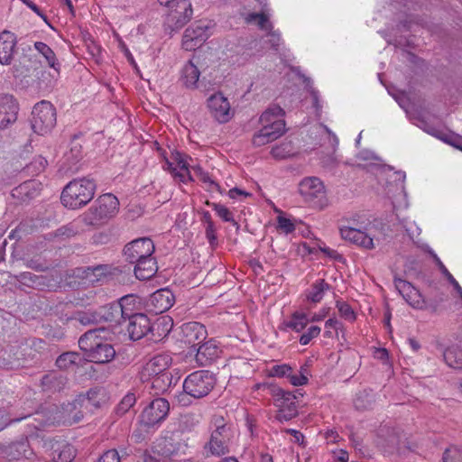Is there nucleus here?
Returning a JSON list of instances; mask_svg holds the SVG:
<instances>
[{"label": "nucleus", "instance_id": "nucleus-1", "mask_svg": "<svg viewBox=\"0 0 462 462\" xmlns=\"http://www.w3.org/2000/svg\"><path fill=\"white\" fill-rule=\"evenodd\" d=\"M101 331L104 328L90 329L84 333L79 339V346L88 361L107 364L114 360L116 350L113 345L99 336Z\"/></svg>", "mask_w": 462, "mask_h": 462}, {"label": "nucleus", "instance_id": "nucleus-21", "mask_svg": "<svg viewBox=\"0 0 462 462\" xmlns=\"http://www.w3.org/2000/svg\"><path fill=\"white\" fill-rule=\"evenodd\" d=\"M340 235L343 239L348 240L365 249H373L374 247V239L360 229L343 226L340 228Z\"/></svg>", "mask_w": 462, "mask_h": 462}, {"label": "nucleus", "instance_id": "nucleus-42", "mask_svg": "<svg viewBox=\"0 0 462 462\" xmlns=\"http://www.w3.org/2000/svg\"><path fill=\"white\" fill-rule=\"evenodd\" d=\"M399 437L394 433L389 434L387 439H383L379 442L383 452L387 454H393L397 451L399 449Z\"/></svg>", "mask_w": 462, "mask_h": 462}, {"label": "nucleus", "instance_id": "nucleus-48", "mask_svg": "<svg viewBox=\"0 0 462 462\" xmlns=\"http://www.w3.org/2000/svg\"><path fill=\"white\" fill-rule=\"evenodd\" d=\"M167 170L171 173L175 180H178L180 182L186 183L188 181H192L193 178L190 174L189 170H180L178 171L177 167L173 166V163L166 161Z\"/></svg>", "mask_w": 462, "mask_h": 462}, {"label": "nucleus", "instance_id": "nucleus-4", "mask_svg": "<svg viewBox=\"0 0 462 462\" xmlns=\"http://www.w3.org/2000/svg\"><path fill=\"white\" fill-rule=\"evenodd\" d=\"M106 402V394L101 388H93L87 392L86 394H79L72 402L64 404L62 409L64 413V422L69 425L78 423L83 418V412L78 411V406L85 407L92 411L93 409H98Z\"/></svg>", "mask_w": 462, "mask_h": 462}, {"label": "nucleus", "instance_id": "nucleus-57", "mask_svg": "<svg viewBox=\"0 0 462 462\" xmlns=\"http://www.w3.org/2000/svg\"><path fill=\"white\" fill-rule=\"evenodd\" d=\"M268 129L262 130L260 129L254 137H253V144L254 146L260 147L266 143H272L273 141L270 139L272 135L267 132Z\"/></svg>", "mask_w": 462, "mask_h": 462}, {"label": "nucleus", "instance_id": "nucleus-15", "mask_svg": "<svg viewBox=\"0 0 462 462\" xmlns=\"http://www.w3.org/2000/svg\"><path fill=\"white\" fill-rule=\"evenodd\" d=\"M182 340L190 347L196 348L208 336L204 325L199 322H187L181 326Z\"/></svg>", "mask_w": 462, "mask_h": 462}, {"label": "nucleus", "instance_id": "nucleus-22", "mask_svg": "<svg viewBox=\"0 0 462 462\" xmlns=\"http://www.w3.org/2000/svg\"><path fill=\"white\" fill-rule=\"evenodd\" d=\"M68 383V378L62 374L49 373L42 376L41 385L42 390L49 393L60 392Z\"/></svg>", "mask_w": 462, "mask_h": 462}, {"label": "nucleus", "instance_id": "nucleus-7", "mask_svg": "<svg viewBox=\"0 0 462 462\" xmlns=\"http://www.w3.org/2000/svg\"><path fill=\"white\" fill-rule=\"evenodd\" d=\"M56 125V110L48 101L37 103L32 112L31 126L34 133L44 135Z\"/></svg>", "mask_w": 462, "mask_h": 462}, {"label": "nucleus", "instance_id": "nucleus-52", "mask_svg": "<svg viewBox=\"0 0 462 462\" xmlns=\"http://www.w3.org/2000/svg\"><path fill=\"white\" fill-rule=\"evenodd\" d=\"M46 165V159L42 156H38L25 167V170L33 175H37L45 169Z\"/></svg>", "mask_w": 462, "mask_h": 462}, {"label": "nucleus", "instance_id": "nucleus-9", "mask_svg": "<svg viewBox=\"0 0 462 462\" xmlns=\"http://www.w3.org/2000/svg\"><path fill=\"white\" fill-rule=\"evenodd\" d=\"M169 411V402L164 398H156L142 411L140 423L147 429L154 427L166 419Z\"/></svg>", "mask_w": 462, "mask_h": 462}, {"label": "nucleus", "instance_id": "nucleus-54", "mask_svg": "<svg viewBox=\"0 0 462 462\" xmlns=\"http://www.w3.org/2000/svg\"><path fill=\"white\" fill-rule=\"evenodd\" d=\"M191 170L194 171L197 177L199 178L205 183H209L210 186L214 187L217 190L220 189V186L212 180L208 174L203 171V169L199 165H192L190 166Z\"/></svg>", "mask_w": 462, "mask_h": 462}, {"label": "nucleus", "instance_id": "nucleus-19", "mask_svg": "<svg viewBox=\"0 0 462 462\" xmlns=\"http://www.w3.org/2000/svg\"><path fill=\"white\" fill-rule=\"evenodd\" d=\"M394 285L398 292L402 296L406 302L415 309H422L424 300L419 290L411 282L401 278H394Z\"/></svg>", "mask_w": 462, "mask_h": 462}, {"label": "nucleus", "instance_id": "nucleus-43", "mask_svg": "<svg viewBox=\"0 0 462 462\" xmlns=\"http://www.w3.org/2000/svg\"><path fill=\"white\" fill-rule=\"evenodd\" d=\"M76 319L80 324H82L84 326L101 323L99 313H98V309L94 311L88 310V311L79 312L77 314Z\"/></svg>", "mask_w": 462, "mask_h": 462}, {"label": "nucleus", "instance_id": "nucleus-18", "mask_svg": "<svg viewBox=\"0 0 462 462\" xmlns=\"http://www.w3.org/2000/svg\"><path fill=\"white\" fill-rule=\"evenodd\" d=\"M32 450L30 448L26 439L20 441L12 442L8 445L0 444V457L8 460H19L23 457L30 458Z\"/></svg>", "mask_w": 462, "mask_h": 462}, {"label": "nucleus", "instance_id": "nucleus-20", "mask_svg": "<svg viewBox=\"0 0 462 462\" xmlns=\"http://www.w3.org/2000/svg\"><path fill=\"white\" fill-rule=\"evenodd\" d=\"M17 38L14 33L5 30L0 32V64L10 65L16 52Z\"/></svg>", "mask_w": 462, "mask_h": 462}, {"label": "nucleus", "instance_id": "nucleus-62", "mask_svg": "<svg viewBox=\"0 0 462 462\" xmlns=\"http://www.w3.org/2000/svg\"><path fill=\"white\" fill-rule=\"evenodd\" d=\"M326 328H334L336 330L337 337H338L341 334L342 337L345 335V328L343 325L336 319H329L325 322Z\"/></svg>", "mask_w": 462, "mask_h": 462}, {"label": "nucleus", "instance_id": "nucleus-59", "mask_svg": "<svg viewBox=\"0 0 462 462\" xmlns=\"http://www.w3.org/2000/svg\"><path fill=\"white\" fill-rule=\"evenodd\" d=\"M277 228L285 234H291L295 230V226L291 219L279 216L277 217Z\"/></svg>", "mask_w": 462, "mask_h": 462}, {"label": "nucleus", "instance_id": "nucleus-47", "mask_svg": "<svg viewBox=\"0 0 462 462\" xmlns=\"http://www.w3.org/2000/svg\"><path fill=\"white\" fill-rule=\"evenodd\" d=\"M374 402V393L372 392L363 391L356 396L355 406L359 410H366L372 406Z\"/></svg>", "mask_w": 462, "mask_h": 462}, {"label": "nucleus", "instance_id": "nucleus-50", "mask_svg": "<svg viewBox=\"0 0 462 462\" xmlns=\"http://www.w3.org/2000/svg\"><path fill=\"white\" fill-rule=\"evenodd\" d=\"M79 233L78 227L73 223L62 226L53 233L54 237L60 238L61 240L75 236Z\"/></svg>", "mask_w": 462, "mask_h": 462}, {"label": "nucleus", "instance_id": "nucleus-17", "mask_svg": "<svg viewBox=\"0 0 462 462\" xmlns=\"http://www.w3.org/2000/svg\"><path fill=\"white\" fill-rule=\"evenodd\" d=\"M174 302L175 297L172 291L168 288H163L156 291L150 296L148 307L151 311L159 314L170 310Z\"/></svg>", "mask_w": 462, "mask_h": 462}, {"label": "nucleus", "instance_id": "nucleus-31", "mask_svg": "<svg viewBox=\"0 0 462 462\" xmlns=\"http://www.w3.org/2000/svg\"><path fill=\"white\" fill-rule=\"evenodd\" d=\"M14 279L20 283L18 288L21 286H26L29 288H39L45 284L44 281L46 278L42 275H36L30 272H23L14 276Z\"/></svg>", "mask_w": 462, "mask_h": 462}, {"label": "nucleus", "instance_id": "nucleus-46", "mask_svg": "<svg viewBox=\"0 0 462 462\" xmlns=\"http://www.w3.org/2000/svg\"><path fill=\"white\" fill-rule=\"evenodd\" d=\"M247 23L256 22L260 29L272 30V24L269 17L264 13H250L245 18Z\"/></svg>", "mask_w": 462, "mask_h": 462}, {"label": "nucleus", "instance_id": "nucleus-51", "mask_svg": "<svg viewBox=\"0 0 462 462\" xmlns=\"http://www.w3.org/2000/svg\"><path fill=\"white\" fill-rule=\"evenodd\" d=\"M443 462H462V448L450 447L447 448L442 456Z\"/></svg>", "mask_w": 462, "mask_h": 462}, {"label": "nucleus", "instance_id": "nucleus-25", "mask_svg": "<svg viewBox=\"0 0 462 462\" xmlns=\"http://www.w3.org/2000/svg\"><path fill=\"white\" fill-rule=\"evenodd\" d=\"M300 193L306 199L319 198L324 193V185L319 178H306L300 183Z\"/></svg>", "mask_w": 462, "mask_h": 462}, {"label": "nucleus", "instance_id": "nucleus-45", "mask_svg": "<svg viewBox=\"0 0 462 462\" xmlns=\"http://www.w3.org/2000/svg\"><path fill=\"white\" fill-rule=\"evenodd\" d=\"M262 130L268 129L267 132L272 135L273 142L278 139L285 133V121H275L271 125H262Z\"/></svg>", "mask_w": 462, "mask_h": 462}, {"label": "nucleus", "instance_id": "nucleus-11", "mask_svg": "<svg viewBox=\"0 0 462 462\" xmlns=\"http://www.w3.org/2000/svg\"><path fill=\"white\" fill-rule=\"evenodd\" d=\"M154 249L152 239L143 237L128 243L124 248V254L128 263H134L143 258L152 257Z\"/></svg>", "mask_w": 462, "mask_h": 462}, {"label": "nucleus", "instance_id": "nucleus-23", "mask_svg": "<svg viewBox=\"0 0 462 462\" xmlns=\"http://www.w3.org/2000/svg\"><path fill=\"white\" fill-rule=\"evenodd\" d=\"M171 364L170 356L162 354L152 357L144 365L143 370L147 375H157L158 374L170 372L168 369Z\"/></svg>", "mask_w": 462, "mask_h": 462}, {"label": "nucleus", "instance_id": "nucleus-53", "mask_svg": "<svg viewBox=\"0 0 462 462\" xmlns=\"http://www.w3.org/2000/svg\"><path fill=\"white\" fill-rule=\"evenodd\" d=\"M136 399L134 393L126 394L117 405L116 412L119 415L125 414L135 403Z\"/></svg>", "mask_w": 462, "mask_h": 462}, {"label": "nucleus", "instance_id": "nucleus-16", "mask_svg": "<svg viewBox=\"0 0 462 462\" xmlns=\"http://www.w3.org/2000/svg\"><path fill=\"white\" fill-rule=\"evenodd\" d=\"M18 110V103L13 96H0V130L6 128L16 121Z\"/></svg>", "mask_w": 462, "mask_h": 462}, {"label": "nucleus", "instance_id": "nucleus-56", "mask_svg": "<svg viewBox=\"0 0 462 462\" xmlns=\"http://www.w3.org/2000/svg\"><path fill=\"white\" fill-rule=\"evenodd\" d=\"M319 326H310L305 333L300 337V343L303 346L308 345L313 338L317 337L320 333Z\"/></svg>", "mask_w": 462, "mask_h": 462}, {"label": "nucleus", "instance_id": "nucleus-13", "mask_svg": "<svg viewBox=\"0 0 462 462\" xmlns=\"http://www.w3.org/2000/svg\"><path fill=\"white\" fill-rule=\"evenodd\" d=\"M164 321L165 319L163 318L162 322L151 325L150 319L145 314L134 315L127 325L129 337L133 340H139L146 336L148 332L153 331L156 328H159L161 324L165 323Z\"/></svg>", "mask_w": 462, "mask_h": 462}, {"label": "nucleus", "instance_id": "nucleus-26", "mask_svg": "<svg viewBox=\"0 0 462 462\" xmlns=\"http://www.w3.org/2000/svg\"><path fill=\"white\" fill-rule=\"evenodd\" d=\"M196 347V361L202 366H206L218 355L217 346L212 341L200 343Z\"/></svg>", "mask_w": 462, "mask_h": 462}, {"label": "nucleus", "instance_id": "nucleus-38", "mask_svg": "<svg viewBox=\"0 0 462 462\" xmlns=\"http://www.w3.org/2000/svg\"><path fill=\"white\" fill-rule=\"evenodd\" d=\"M80 359V355L77 352H65L56 359V365L62 370L69 369L71 365H76Z\"/></svg>", "mask_w": 462, "mask_h": 462}, {"label": "nucleus", "instance_id": "nucleus-41", "mask_svg": "<svg viewBox=\"0 0 462 462\" xmlns=\"http://www.w3.org/2000/svg\"><path fill=\"white\" fill-rule=\"evenodd\" d=\"M431 255H432L435 263L439 266L441 273L453 285L454 289L457 291V292L459 294L460 298L462 299V288L459 285V283L453 277V275L448 272V270L446 268V266L443 264V263L440 261V259L437 256V254L434 253H431Z\"/></svg>", "mask_w": 462, "mask_h": 462}, {"label": "nucleus", "instance_id": "nucleus-34", "mask_svg": "<svg viewBox=\"0 0 462 462\" xmlns=\"http://www.w3.org/2000/svg\"><path fill=\"white\" fill-rule=\"evenodd\" d=\"M446 364L455 369H462V348L451 346L443 353Z\"/></svg>", "mask_w": 462, "mask_h": 462}, {"label": "nucleus", "instance_id": "nucleus-12", "mask_svg": "<svg viewBox=\"0 0 462 462\" xmlns=\"http://www.w3.org/2000/svg\"><path fill=\"white\" fill-rule=\"evenodd\" d=\"M276 406L279 408L275 419L280 421H288L298 415L296 396L291 392L279 389L276 393Z\"/></svg>", "mask_w": 462, "mask_h": 462}, {"label": "nucleus", "instance_id": "nucleus-58", "mask_svg": "<svg viewBox=\"0 0 462 462\" xmlns=\"http://www.w3.org/2000/svg\"><path fill=\"white\" fill-rule=\"evenodd\" d=\"M303 82L306 85V88L310 93V96L313 99V106L315 107L316 111L319 112L321 109V105L319 104V92L315 88H313L311 85V79L310 78H307L305 76H302Z\"/></svg>", "mask_w": 462, "mask_h": 462}, {"label": "nucleus", "instance_id": "nucleus-14", "mask_svg": "<svg viewBox=\"0 0 462 462\" xmlns=\"http://www.w3.org/2000/svg\"><path fill=\"white\" fill-rule=\"evenodd\" d=\"M208 106L212 116L219 123L230 120V104L221 92L215 93L208 98Z\"/></svg>", "mask_w": 462, "mask_h": 462}, {"label": "nucleus", "instance_id": "nucleus-30", "mask_svg": "<svg viewBox=\"0 0 462 462\" xmlns=\"http://www.w3.org/2000/svg\"><path fill=\"white\" fill-rule=\"evenodd\" d=\"M39 186L35 180L24 181L14 189V197H21L23 200L31 199L39 194Z\"/></svg>", "mask_w": 462, "mask_h": 462}, {"label": "nucleus", "instance_id": "nucleus-55", "mask_svg": "<svg viewBox=\"0 0 462 462\" xmlns=\"http://www.w3.org/2000/svg\"><path fill=\"white\" fill-rule=\"evenodd\" d=\"M337 308L341 317H343L346 320L354 321L356 319V315H355L353 309L346 302L337 300Z\"/></svg>", "mask_w": 462, "mask_h": 462}, {"label": "nucleus", "instance_id": "nucleus-44", "mask_svg": "<svg viewBox=\"0 0 462 462\" xmlns=\"http://www.w3.org/2000/svg\"><path fill=\"white\" fill-rule=\"evenodd\" d=\"M271 154L273 158L282 160L293 155V148L291 142L282 143L272 148Z\"/></svg>", "mask_w": 462, "mask_h": 462}, {"label": "nucleus", "instance_id": "nucleus-6", "mask_svg": "<svg viewBox=\"0 0 462 462\" xmlns=\"http://www.w3.org/2000/svg\"><path fill=\"white\" fill-rule=\"evenodd\" d=\"M216 378L207 370H199L189 374L183 382L185 393L195 399L207 396L214 388Z\"/></svg>", "mask_w": 462, "mask_h": 462}, {"label": "nucleus", "instance_id": "nucleus-60", "mask_svg": "<svg viewBox=\"0 0 462 462\" xmlns=\"http://www.w3.org/2000/svg\"><path fill=\"white\" fill-rule=\"evenodd\" d=\"M291 372V367L288 365H277L272 367L270 370L271 376L276 377H288V374Z\"/></svg>", "mask_w": 462, "mask_h": 462}, {"label": "nucleus", "instance_id": "nucleus-37", "mask_svg": "<svg viewBox=\"0 0 462 462\" xmlns=\"http://www.w3.org/2000/svg\"><path fill=\"white\" fill-rule=\"evenodd\" d=\"M329 289L330 286L325 280H319L312 284L307 298L312 302H319L323 298L324 291Z\"/></svg>", "mask_w": 462, "mask_h": 462}, {"label": "nucleus", "instance_id": "nucleus-33", "mask_svg": "<svg viewBox=\"0 0 462 462\" xmlns=\"http://www.w3.org/2000/svg\"><path fill=\"white\" fill-rule=\"evenodd\" d=\"M34 48L45 58L50 68L60 73V64L56 59L54 51L44 42H36Z\"/></svg>", "mask_w": 462, "mask_h": 462}, {"label": "nucleus", "instance_id": "nucleus-49", "mask_svg": "<svg viewBox=\"0 0 462 462\" xmlns=\"http://www.w3.org/2000/svg\"><path fill=\"white\" fill-rule=\"evenodd\" d=\"M207 205L211 206L213 209L217 212V216L224 221L231 222L233 225H237V223L233 217V214L231 213V211L224 205L217 203H210L209 201H207Z\"/></svg>", "mask_w": 462, "mask_h": 462}, {"label": "nucleus", "instance_id": "nucleus-10", "mask_svg": "<svg viewBox=\"0 0 462 462\" xmlns=\"http://www.w3.org/2000/svg\"><path fill=\"white\" fill-rule=\"evenodd\" d=\"M209 28L208 23L203 21L191 24L184 32L182 47L186 51H193L200 47L209 36Z\"/></svg>", "mask_w": 462, "mask_h": 462}, {"label": "nucleus", "instance_id": "nucleus-32", "mask_svg": "<svg viewBox=\"0 0 462 462\" xmlns=\"http://www.w3.org/2000/svg\"><path fill=\"white\" fill-rule=\"evenodd\" d=\"M119 311H121L120 306L116 302L101 306L98 308L100 322H114L120 325Z\"/></svg>", "mask_w": 462, "mask_h": 462}, {"label": "nucleus", "instance_id": "nucleus-39", "mask_svg": "<svg viewBox=\"0 0 462 462\" xmlns=\"http://www.w3.org/2000/svg\"><path fill=\"white\" fill-rule=\"evenodd\" d=\"M309 321L307 314L295 312L286 323V326L296 332H300L307 327Z\"/></svg>", "mask_w": 462, "mask_h": 462}, {"label": "nucleus", "instance_id": "nucleus-3", "mask_svg": "<svg viewBox=\"0 0 462 462\" xmlns=\"http://www.w3.org/2000/svg\"><path fill=\"white\" fill-rule=\"evenodd\" d=\"M96 188L92 179H75L64 187L60 196L61 203L70 209L82 208L92 200Z\"/></svg>", "mask_w": 462, "mask_h": 462}, {"label": "nucleus", "instance_id": "nucleus-63", "mask_svg": "<svg viewBox=\"0 0 462 462\" xmlns=\"http://www.w3.org/2000/svg\"><path fill=\"white\" fill-rule=\"evenodd\" d=\"M439 139L444 141L445 143L456 147L457 149L462 151V137L461 136H451L446 134L444 136H439Z\"/></svg>", "mask_w": 462, "mask_h": 462}, {"label": "nucleus", "instance_id": "nucleus-61", "mask_svg": "<svg viewBox=\"0 0 462 462\" xmlns=\"http://www.w3.org/2000/svg\"><path fill=\"white\" fill-rule=\"evenodd\" d=\"M121 309V311H119V320H120V325L128 320V322L131 321V319H133V317L134 315H137V314H140L139 312H136L135 311V309L134 307H120Z\"/></svg>", "mask_w": 462, "mask_h": 462}, {"label": "nucleus", "instance_id": "nucleus-5", "mask_svg": "<svg viewBox=\"0 0 462 462\" xmlns=\"http://www.w3.org/2000/svg\"><path fill=\"white\" fill-rule=\"evenodd\" d=\"M232 437L231 428L223 417L215 416L212 420V431L209 440L205 443L204 450L207 457H222L230 452L229 441Z\"/></svg>", "mask_w": 462, "mask_h": 462}, {"label": "nucleus", "instance_id": "nucleus-35", "mask_svg": "<svg viewBox=\"0 0 462 462\" xmlns=\"http://www.w3.org/2000/svg\"><path fill=\"white\" fill-rule=\"evenodd\" d=\"M83 157L82 145L79 143L78 137L75 135L69 143V150L64 155L65 161L74 165L79 162Z\"/></svg>", "mask_w": 462, "mask_h": 462}, {"label": "nucleus", "instance_id": "nucleus-64", "mask_svg": "<svg viewBox=\"0 0 462 462\" xmlns=\"http://www.w3.org/2000/svg\"><path fill=\"white\" fill-rule=\"evenodd\" d=\"M97 462H120V457L116 449H110L105 452Z\"/></svg>", "mask_w": 462, "mask_h": 462}, {"label": "nucleus", "instance_id": "nucleus-36", "mask_svg": "<svg viewBox=\"0 0 462 462\" xmlns=\"http://www.w3.org/2000/svg\"><path fill=\"white\" fill-rule=\"evenodd\" d=\"M284 116L283 109L279 106H273L266 109L260 116V123L262 125H271L275 121H284L282 119Z\"/></svg>", "mask_w": 462, "mask_h": 462}, {"label": "nucleus", "instance_id": "nucleus-27", "mask_svg": "<svg viewBox=\"0 0 462 462\" xmlns=\"http://www.w3.org/2000/svg\"><path fill=\"white\" fill-rule=\"evenodd\" d=\"M51 457L55 462H71L75 457V449L68 443H57L51 447Z\"/></svg>", "mask_w": 462, "mask_h": 462}, {"label": "nucleus", "instance_id": "nucleus-29", "mask_svg": "<svg viewBox=\"0 0 462 462\" xmlns=\"http://www.w3.org/2000/svg\"><path fill=\"white\" fill-rule=\"evenodd\" d=\"M152 388L156 391V393H165L172 384L177 383L178 379H174L171 372L158 374L157 375H151Z\"/></svg>", "mask_w": 462, "mask_h": 462}, {"label": "nucleus", "instance_id": "nucleus-28", "mask_svg": "<svg viewBox=\"0 0 462 462\" xmlns=\"http://www.w3.org/2000/svg\"><path fill=\"white\" fill-rule=\"evenodd\" d=\"M200 71L192 60H189L182 69L181 81L187 88H196Z\"/></svg>", "mask_w": 462, "mask_h": 462}, {"label": "nucleus", "instance_id": "nucleus-24", "mask_svg": "<svg viewBox=\"0 0 462 462\" xmlns=\"http://www.w3.org/2000/svg\"><path fill=\"white\" fill-rule=\"evenodd\" d=\"M134 264V275L138 280L145 281L152 278L157 271L158 266L154 257H147L135 262Z\"/></svg>", "mask_w": 462, "mask_h": 462}, {"label": "nucleus", "instance_id": "nucleus-8", "mask_svg": "<svg viewBox=\"0 0 462 462\" xmlns=\"http://www.w3.org/2000/svg\"><path fill=\"white\" fill-rule=\"evenodd\" d=\"M166 24L171 30H180L192 17L193 10L189 0H173L167 8Z\"/></svg>", "mask_w": 462, "mask_h": 462}, {"label": "nucleus", "instance_id": "nucleus-2", "mask_svg": "<svg viewBox=\"0 0 462 462\" xmlns=\"http://www.w3.org/2000/svg\"><path fill=\"white\" fill-rule=\"evenodd\" d=\"M118 209V199L111 193H106L100 196L77 221L87 226L99 227L114 217Z\"/></svg>", "mask_w": 462, "mask_h": 462}, {"label": "nucleus", "instance_id": "nucleus-40", "mask_svg": "<svg viewBox=\"0 0 462 462\" xmlns=\"http://www.w3.org/2000/svg\"><path fill=\"white\" fill-rule=\"evenodd\" d=\"M156 448L160 454L170 457L179 450L180 443L174 444L171 438H165L157 444Z\"/></svg>", "mask_w": 462, "mask_h": 462}]
</instances>
